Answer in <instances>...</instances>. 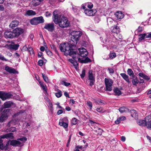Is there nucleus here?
<instances>
[{"instance_id":"1","label":"nucleus","mask_w":151,"mask_h":151,"mask_svg":"<svg viewBox=\"0 0 151 151\" xmlns=\"http://www.w3.org/2000/svg\"><path fill=\"white\" fill-rule=\"evenodd\" d=\"M5 138L13 139V134L12 133H9L0 136V148L1 150H8L7 147L8 146L9 144L11 145L14 146H22L23 145L24 143L27 139V138L24 137L19 138L17 140H12L9 141L6 145V147H3L2 143L3 141L2 140V139Z\"/></svg>"},{"instance_id":"2","label":"nucleus","mask_w":151,"mask_h":151,"mask_svg":"<svg viewBox=\"0 0 151 151\" xmlns=\"http://www.w3.org/2000/svg\"><path fill=\"white\" fill-rule=\"evenodd\" d=\"M53 14V20L55 24L58 23L60 27L62 28L67 27L69 25V22L64 15L58 14L56 11H54Z\"/></svg>"},{"instance_id":"3","label":"nucleus","mask_w":151,"mask_h":151,"mask_svg":"<svg viewBox=\"0 0 151 151\" xmlns=\"http://www.w3.org/2000/svg\"><path fill=\"white\" fill-rule=\"evenodd\" d=\"M59 48L61 51L65 53V55H72L74 52L73 50L71 48L68 43L60 44L59 46Z\"/></svg>"},{"instance_id":"4","label":"nucleus","mask_w":151,"mask_h":151,"mask_svg":"<svg viewBox=\"0 0 151 151\" xmlns=\"http://www.w3.org/2000/svg\"><path fill=\"white\" fill-rule=\"evenodd\" d=\"M72 35L71 39L73 42L72 44L75 45L77 43L79 38L81 35V32L80 31H73L72 33Z\"/></svg>"},{"instance_id":"5","label":"nucleus","mask_w":151,"mask_h":151,"mask_svg":"<svg viewBox=\"0 0 151 151\" xmlns=\"http://www.w3.org/2000/svg\"><path fill=\"white\" fill-rule=\"evenodd\" d=\"M9 109L4 110L0 114V123L4 122L8 118L9 114Z\"/></svg>"},{"instance_id":"6","label":"nucleus","mask_w":151,"mask_h":151,"mask_svg":"<svg viewBox=\"0 0 151 151\" xmlns=\"http://www.w3.org/2000/svg\"><path fill=\"white\" fill-rule=\"evenodd\" d=\"M106 90L111 91L112 90V86L113 83V81L111 79L105 78L104 79Z\"/></svg>"},{"instance_id":"7","label":"nucleus","mask_w":151,"mask_h":151,"mask_svg":"<svg viewBox=\"0 0 151 151\" xmlns=\"http://www.w3.org/2000/svg\"><path fill=\"white\" fill-rule=\"evenodd\" d=\"M150 116H146L144 120H139L137 121L138 124L142 126H147V123L149 120H150Z\"/></svg>"},{"instance_id":"8","label":"nucleus","mask_w":151,"mask_h":151,"mask_svg":"<svg viewBox=\"0 0 151 151\" xmlns=\"http://www.w3.org/2000/svg\"><path fill=\"white\" fill-rule=\"evenodd\" d=\"M95 78L93 71L91 70H89L88 72V80L90 81V85L91 86L93 85L95 81Z\"/></svg>"},{"instance_id":"9","label":"nucleus","mask_w":151,"mask_h":151,"mask_svg":"<svg viewBox=\"0 0 151 151\" xmlns=\"http://www.w3.org/2000/svg\"><path fill=\"white\" fill-rule=\"evenodd\" d=\"M24 32V29L21 28L17 27L13 30L14 37H17L22 34Z\"/></svg>"},{"instance_id":"10","label":"nucleus","mask_w":151,"mask_h":151,"mask_svg":"<svg viewBox=\"0 0 151 151\" xmlns=\"http://www.w3.org/2000/svg\"><path fill=\"white\" fill-rule=\"evenodd\" d=\"M44 28L48 31L52 32L55 29L54 24L52 23L46 24Z\"/></svg>"},{"instance_id":"11","label":"nucleus","mask_w":151,"mask_h":151,"mask_svg":"<svg viewBox=\"0 0 151 151\" xmlns=\"http://www.w3.org/2000/svg\"><path fill=\"white\" fill-rule=\"evenodd\" d=\"M73 55L72 56L73 59H69V61L72 64L75 62V61L77 60L78 61H80L81 59L78 57L79 55L78 53H77L75 52L74 51L73 54L71 55Z\"/></svg>"},{"instance_id":"12","label":"nucleus","mask_w":151,"mask_h":151,"mask_svg":"<svg viewBox=\"0 0 151 151\" xmlns=\"http://www.w3.org/2000/svg\"><path fill=\"white\" fill-rule=\"evenodd\" d=\"M67 121V119L66 117H65L63 119L60 120L59 124L61 126H63L65 128H67L68 127V124L67 122H65Z\"/></svg>"},{"instance_id":"13","label":"nucleus","mask_w":151,"mask_h":151,"mask_svg":"<svg viewBox=\"0 0 151 151\" xmlns=\"http://www.w3.org/2000/svg\"><path fill=\"white\" fill-rule=\"evenodd\" d=\"M80 55L83 57H86L88 54L86 50L84 48H80L78 49Z\"/></svg>"},{"instance_id":"14","label":"nucleus","mask_w":151,"mask_h":151,"mask_svg":"<svg viewBox=\"0 0 151 151\" xmlns=\"http://www.w3.org/2000/svg\"><path fill=\"white\" fill-rule=\"evenodd\" d=\"M11 95L6 93L2 91L0 98L3 101L10 98L11 97Z\"/></svg>"},{"instance_id":"15","label":"nucleus","mask_w":151,"mask_h":151,"mask_svg":"<svg viewBox=\"0 0 151 151\" xmlns=\"http://www.w3.org/2000/svg\"><path fill=\"white\" fill-rule=\"evenodd\" d=\"M96 12V11L93 9H86L84 11V13L86 14L89 16H93Z\"/></svg>"},{"instance_id":"16","label":"nucleus","mask_w":151,"mask_h":151,"mask_svg":"<svg viewBox=\"0 0 151 151\" xmlns=\"http://www.w3.org/2000/svg\"><path fill=\"white\" fill-rule=\"evenodd\" d=\"M4 36L5 37L9 38H12L14 37L13 31H6L4 33Z\"/></svg>"},{"instance_id":"17","label":"nucleus","mask_w":151,"mask_h":151,"mask_svg":"<svg viewBox=\"0 0 151 151\" xmlns=\"http://www.w3.org/2000/svg\"><path fill=\"white\" fill-rule=\"evenodd\" d=\"M5 69L6 71L11 73L15 74L17 73L15 69L8 66H5Z\"/></svg>"},{"instance_id":"18","label":"nucleus","mask_w":151,"mask_h":151,"mask_svg":"<svg viewBox=\"0 0 151 151\" xmlns=\"http://www.w3.org/2000/svg\"><path fill=\"white\" fill-rule=\"evenodd\" d=\"M36 14L35 12L32 10H28L24 14L25 16H32Z\"/></svg>"},{"instance_id":"19","label":"nucleus","mask_w":151,"mask_h":151,"mask_svg":"<svg viewBox=\"0 0 151 151\" xmlns=\"http://www.w3.org/2000/svg\"><path fill=\"white\" fill-rule=\"evenodd\" d=\"M111 29L112 32L115 33H118L119 31V27L116 25H114L111 27Z\"/></svg>"},{"instance_id":"20","label":"nucleus","mask_w":151,"mask_h":151,"mask_svg":"<svg viewBox=\"0 0 151 151\" xmlns=\"http://www.w3.org/2000/svg\"><path fill=\"white\" fill-rule=\"evenodd\" d=\"M19 22L17 20H14L11 22L9 26L10 27L13 28L17 26Z\"/></svg>"},{"instance_id":"21","label":"nucleus","mask_w":151,"mask_h":151,"mask_svg":"<svg viewBox=\"0 0 151 151\" xmlns=\"http://www.w3.org/2000/svg\"><path fill=\"white\" fill-rule=\"evenodd\" d=\"M115 15L118 19H122L124 17V14L121 12H116L115 14Z\"/></svg>"},{"instance_id":"22","label":"nucleus","mask_w":151,"mask_h":151,"mask_svg":"<svg viewBox=\"0 0 151 151\" xmlns=\"http://www.w3.org/2000/svg\"><path fill=\"white\" fill-rule=\"evenodd\" d=\"M120 75L127 82V83H130V82L129 79V77L128 75L124 73H121Z\"/></svg>"},{"instance_id":"23","label":"nucleus","mask_w":151,"mask_h":151,"mask_svg":"<svg viewBox=\"0 0 151 151\" xmlns=\"http://www.w3.org/2000/svg\"><path fill=\"white\" fill-rule=\"evenodd\" d=\"M38 24L43 23L45 20L42 16L35 17Z\"/></svg>"},{"instance_id":"24","label":"nucleus","mask_w":151,"mask_h":151,"mask_svg":"<svg viewBox=\"0 0 151 151\" xmlns=\"http://www.w3.org/2000/svg\"><path fill=\"white\" fill-rule=\"evenodd\" d=\"M13 104V103L11 101H8L4 103L3 107L5 108H9Z\"/></svg>"},{"instance_id":"25","label":"nucleus","mask_w":151,"mask_h":151,"mask_svg":"<svg viewBox=\"0 0 151 151\" xmlns=\"http://www.w3.org/2000/svg\"><path fill=\"white\" fill-rule=\"evenodd\" d=\"M126 118L124 116H121L118 118L115 122L116 124H119L120 122L125 120Z\"/></svg>"},{"instance_id":"26","label":"nucleus","mask_w":151,"mask_h":151,"mask_svg":"<svg viewBox=\"0 0 151 151\" xmlns=\"http://www.w3.org/2000/svg\"><path fill=\"white\" fill-rule=\"evenodd\" d=\"M138 75L139 77L143 78L144 79H146L147 80H148L150 79V78L148 76H146L143 73H139Z\"/></svg>"},{"instance_id":"27","label":"nucleus","mask_w":151,"mask_h":151,"mask_svg":"<svg viewBox=\"0 0 151 151\" xmlns=\"http://www.w3.org/2000/svg\"><path fill=\"white\" fill-rule=\"evenodd\" d=\"M19 46V45L18 44H10L9 45L8 47L10 49L17 50L18 49Z\"/></svg>"},{"instance_id":"28","label":"nucleus","mask_w":151,"mask_h":151,"mask_svg":"<svg viewBox=\"0 0 151 151\" xmlns=\"http://www.w3.org/2000/svg\"><path fill=\"white\" fill-rule=\"evenodd\" d=\"M147 33H144L143 34H139V41L144 40L145 38H146V36L147 35Z\"/></svg>"},{"instance_id":"29","label":"nucleus","mask_w":151,"mask_h":151,"mask_svg":"<svg viewBox=\"0 0 151 151\" xmlns=\"http://www.w3.org/2000/svg\"><path fill=\"white\" fill-rule=\"evenodd\" d=\"M30 22L31 24L33 25H37L38 24L35 17L30 19Z\"/></svg>"},{"instance_id":"30","label":"nucleus","mask_w":151,"mask_h":151,"mask_svg":"<svg viewBox=\"0 0 151 151\" xmlns=\"http://www.w3.org/2000/svg\"><path fill=\"white\" fill-rule=\"evenodd\" d=\"M139 82V81L137 79V78L136 77H133V79L132 80V83L133 85L136 86L137 84Z\"/></svg>"},{"instance_id":"31","label":"nucleus","mask_w":151,"mask_h":151,"mask_svg":"<svg viewBox=\"0 0 151 151\" xmlns=\"http://www.w3.org/2000/svg\"><path fill=\"white\" fill-rule=\"evenodd\" d=\"M130 112L131 116L133 117H136L137 116H138L136 111L134 109L131 110Z\"/></svg>"},{"instance_id":"32","label":"nucleus","mask_w":151,"mask_h":151,"mask_svg":"<svg viewBox=\"0 0 151 151\" xmlns=\"http://www.w3.org/2000/svg\"><path fill=\"white\" fill-rule=\"evenodd\" d=\"M114 92L115 93V95H116L119 96L121 94V92L118 88H114Z\"/></svg>"},{"instance_id":"33","label":"nucleus","mask_w":151,"mask_h":151,"mask_svg":"<svg viewBox=\"0 0 151 151\" xmlns=\"http://www.w3.org/2000/svg\"><path fill=\"white\" fill-rule=\"evenodd\" d=\"M128 74L131 76L133 77L134 76V75L133 71L131 69H128L127 70Z\"/></svg>"},{"instance_id":"34","label":"nucleus","mask_w":151,"mask_h":151,"mask_svg":"<svg viewBox=\"0 0 151 151\" xmlns=\"http://www.w3.org/2000/svg\"><path fill=\"white\" fill-rule=\"evenodd\" d=\"M57 92L55 93V95L58 98L60 97L62 95V92L59 89L57 90Z\"/></svg>"},{"instance_id":"35","label":"nucleus","mask_w":151,"mask_h":151,"mask_svg":"<svg viewBox=\"0 0 151 151\" xmlns=\"http://www.w3.org/2000/svg\"><path fill=\"white\" fill-rule=\"evenodd\" d=\"M40 84L41 86L42 87L43 89L46 92L47 91V89L46 88L45 85L42 82H40Z\"/></svg>"},{"instance_id":"36","label":"nucleus","mask_w":151,"mask_h":151,"mask_svg":"<svg viewBox=\"0 0 151 151\" xmlns=\"http://www.w3.org/2000/svg\"><path fill=\"white\" fill-rule=\"evenodd\" d=\"M127 110V109L124 107H122L119 109V110L121 113H123L126 112Z\"/></svg>"},{"instance_id":"37","label":"nucleus","mask_w":151,"mask_h":151,"mask_svg":"<svg viewBox=\"0 0 151 151\" xmlns=\"http://www.w3.org/2000/svg\"><path fill=\"white\" fill-rule=\"evenodd\" d=\"M37 0H33L32 2V5L33 6H36L40 4V3L39 2H37Z\"/></svg>"},{"instance_id":"38","label":"nucleus","mask_w":151,"mask_h":151,"mask_svg":"<svg viewBox=\"0 0 151 151\" xmlns=\"http://www.w3.org/2000/svg\"><path fill=\"white\" fill-rule=\"evenodd\" d=\"M91 61L90 59L88 58H86L85 60H80V62L82 63H86L88 62H90Z\"/></svg>"},{"instance_id":"39","label":"nucleus","mask_w":151,"mask_h":151,"mask_svg":"<svg viewBox=\"0 0 151 151\" xmlns=\"http://www.w3.org/2000/svg\"><path fill=\"white\" fill-rule=\"evenodd\" d=\"M84 147H83L82 146H77L76 147V151H79L80 150H84Z\"/></svg>"},{"instance_id":"40","label":"nucleus","mask_w":151,"mask_h":151,"mask_svg":"<svg viewBox=\"0 0 151 151\" xmlns=\"http://www.w3.org/2000/svg\"><path fill=\"white\" fill-rule=\"evenodd\" d=\"M116 56V54L114 52H112L110 53L109 55V57L111 59H112L113 58H115Z\"/></svg>"},{"instance_id":"41","label":"nucleus","mask_w":151,"mask_h":151,"mask_svg":"<svg viewBox=\"0 0 151 151\" xmlns=\"http://www.w3.org/2000/svg\"><path fill=\"white\" fill-rule=\"evenodd\" d=\"M103 130L100 129V128H99L98 129V130H96L95 131V132H96L98 133V134L101 135V134L103 132Z\"/></svg>"},{"instance_id":"42","label":"nucleus","mask_w":151,"mask_h":151,"mask_svg":"<svg viewBox=\"0 0 151 151\" xmlns=\"http://www.w3.org/2000/svg\"><path fill=\"white\" fill-rule=\"evenodd\" d=\"M150 120H149V121H148L147 123V126L148 128H151V117L150 116Z\"/></svg>"},{"instance_id":"43","label":"nucleus","mask_w":151,"mask_h":151,"mask_svg":"<svg viewBox=\"0 0 151 151\" xmlns=\"http://www.w3.org/2000/svg\"><path fill=\"white\" fill-rule=\"evenodd\" d=\"M86 5L89 9H91L93 6V4L91 2L87 3Z\"/></svg>"},{"instance_id":"44","label":"nucleus","mask_w":151,"mask_h":151,"mask_svg":"<svg viewBox=\"0 0 151 151\" xmlns=\"http://www.w3.org/2000/svg\"><path fill=\"white\" fill-rule=\"evenodd\" d=\"M42 75L44 81L46 82H48V80L47 77L43 73H42Z\"/></svg>"},{"instance_id":"45","label":"nucleus","mask_w":151,"mask_h":151,"mask_svg":"<svg viewBox=\"0 0 151 151\" xmlns=\"http://www.w3.org/2000/svg\"><path fill=\"white\" fill-rule=\"evenodd\" d=\"M28 50L30 52V54L31 55H34V51L33 50L32 48L31 47H29Z\"/></svg>"},{"instance_id":"46","label":"nucleus","mask_w":151,"mask_h":151,"mask_svg":"<svg viewBox=\"0 0 151 151\" xmlns=\"http://www.w3.org/2000/svg\"><path fill=\"white\" fill-rule=\"evenodd\" d=\"M85 75V70L83 69L82 72V73L80 76L82 78H84Z\"/></svg>"},{"instance_id":"47","label":"nucleus","mask_w":151,"mask_h":151,"mask_svg":"<svg viewBox=\"0 0 151 151\" xmlns=\"http://www.w3.org/2000/svg\"><path fill=\"white\" fill-rule=\"evenodd\" d=\"M96 111H97L100 112L101 113H102L104 112V111L103 110V109L101 107L97 108L96 109Z\"/></svg>"},{"instance_id":"48","label":"nucleus","mask_w":151,"mask_h":151,"mask_svg":"<svg viewBox=\"0 0 151 151\" xmlns=\"http://www.w3.org/2000/svg\"><path fill=\"white\" fill-rule=\"evenodd\" d=\"M77 119L75 118L73 119L72 123L73 125H75L76 124Z\"/></svg>"},{"instance_id":"49","label":"nucleus","mask_w":151,"mask_h":151,"mask_svg":"<svg viewBox=\"0 0 151 151\" xmlns=\"http://www.w3.org/2000/svg\"><path fill=\"white\" fill-rule=\"evenodd\" d=\"M73 64V65L76 69H77V68H78V64L77 63V62L76 61L74 62Z\"/></svg>"},{"instance_id":"50","label":"nucleus","mask_w":151,"mask_h":151,"mask_svg":"<svg viewBox=\"0 0 151 151\" xmlns=\"http://www.w3.org/2000/svg\"><path fill=\"white\" fill-rule=\"evenodd\" d=\"M87 105L89 106L91 109L92 107V103L90 101H88L87 102Z\"/></svg>"},{"instance_id":"51","label":"nucleus","mask_w":151,"mask_h":151,"mask_svg":"<svg viewBox=\"0 0 151 151\" xmlns=\"http://www.w3.org/2000/svg\"><path fill=\"white\" fill-rule=\"evenodd\" d=\"M113 19L109 17L107 19V23H108V24H109V22H113Z\"/></svg>"},{"instance_id":"52","label":"nucleus","mask_w":151,"mask_h":151,"mask_svg":"<svg viewBox=\"0 0 151 151\" xmlns=\"http://www.w3.org/2000/svg\"><path fill=\"white\" fill-rule=\"evenodd\" d=\"M45 51L48 55H52V52L48 49H46Z\"/></svg>"},{"instance_id":"53","label":"nucleus","mask_w":151,"mask_h":151,"mask_svg":"<svg viewBox=\"0 0 151 151\" xmlns=\"http://www.w3.org/2000/svg\"><path fill=\"white\" fill-rule=\"evenodd\" d=\"M0 60H2L4 61H7V60L5 58L4 56H3L2 55L0 54Z\"/></svg>"},{"instance_id":"54","label":"nucleus","mask_w":151,"mask_h":151,"mask_svg":"<svg viewBox=\"0 0 151 151\" xmlns=\"http://www.w3.org/2000/svg\"><path fill=\"white\" fill-rule=\"evenodd\" d=\"M43 61L42 60H40L38 61L39 65L40 66H42L43 65Z\"/></svg>"},{"instance_id":"55","label":"nucleus","mask_w":151,"mask_h":151,"mask_svg":"<svg viewBox=\"0 0 151 151\" xmlns=\"http://www.w3.org/2000/svg\"><path fill=\"white\" fill-rule=\"evenodd\" d=\"M51 15V13L50 12H46L45 14V16L47 17H48L50 16Z\"/></svg>"},{"instance_id":"56","label":"nucleus","mask_w":151,"mask_h":151,"mask_svg":"<svg viewBox=\"0 0 151 151\" xmlns=\"http://www.w3.org/2000/svg\"><path fill=\"white\" fill-rule=\"evenodd\" d=\"M10 131L12 132H14L16 131V129L14 127H11L10 128Z\"/></svg>"},{"instance_id":"57","label":"nucleus","mask_w":151,"mask_h":151,"mask_svg":"<svg viewBox=\"0 0 151 151\" xmlns=\"http://www.w3.org/2000/svg\"><path fill=\"white\" fill-rule=\"evenodd\" d=\"M63 84L66 86H68L70 84V83H68L65 81L63 82Z\"/></svg>"},{"instance_id":"58","label":"nucleus","mask_w":151,"mask_h":151,"mask_svg":"<svg viewBox=\"0 0 151 151\" xmlns=\"http://www.w3.org/2000/svg\"><path fill=\"white\" fill-rule=\"evenodd\" d=\"M71 136L70 135L69 137V138L68 140L67 143V144L66 146L67 147H68L70 145V140H71Z\"/></svg>"},{"instance_id":"59","label":"nucleus","mask_w":151,"mask_h":151,"mask_svg":"<svg viewBox=\"0 0 151 151\" xmlns=\"http://www.w3.org/2000/svg\"><path fill=\"white\" fill-rule=\"evenodd\" d=\"M63 113V111L62 110L60 109V110H59L58 111V112H57V114L58 115H60V114H62Z\"/></svg>"},{"instance_id":"60","label":"nucleus","mask_w":151,"mask_h":151,"mask_svg":"<svg viewBox=\"0 0 151 151\" xmlns=\"http://www.w3.org/2000/svg\"><path fill=\"white\" fill-rule=\"evenodd\" d=\"M13 123H14V121L13 120H12L8 123V125L9 127L10 126V125L13 124Z\"/></svg>"},{"instance_id":"61","label":"nucleus","mask_w":151,"mask_h":151,"mask_svg":"<svg viewBox=\"0 0 151 151\" xmlns=\"http://www.w3.org/2000/svg\"><path fill=\"white\" fill-rule=\"evenodd\" d=\"M24 111H21L17 113L16 114V115H19L20 114H21L22 113H23Z\"/></svg>"},{"instance_id":"62","label":"nucleus","mask_w":151,"mask_h":151,"mask_svg":"<svg viewBox=\"0 0 151 151\" xmlns=\"http://www.w3.org/2000/svg\"><path fill=\"white\" fill-rule=\"evenodd\" d=\"M55 104L56 105L58 106V107L60 109H62V107L60 105V103L58 102L56 103Z\"/></svg>"},{"instance_id":"63","label":"nucleus","mask_w":151,"mask_h":151,"mask_svg":"<svg viewBox=\"0 0 151 151\" xmlns=\"http://www.w3.org/2000/svg\"><path fill=\"white\" fill-rule=\"evenodd\" d=\"M64 95L66 97H68V98H70L69 96V94L67 92L65 91L64 92Z\"/></svg>"},{"instance_id":"64","label":"nucleus","mask_w":151,"mask_h":151,"mask_svg":"<svg viewBox=\"0 0 151 151\" xmlns=\"http://www.w3.org/2000/svg\"><path fill=\"white\" fill-rule=\"evenodd\" d=\"M146 36V38H151V32L149 33L148 35Z\"/></svg>"}]
</instances>
